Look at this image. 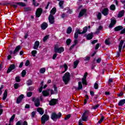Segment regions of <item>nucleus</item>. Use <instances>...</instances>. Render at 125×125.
<instances>
[{
	"label": "nucleus",
	"instance_id": "774afa93",
	"mask_svg": "<svg viewBox=\"0 0 125 125\" xmlns=\"http://www.w3.org/2000/svg\"><path fill=\"white\" fill-rule=\"evenodd\" d=\"M79 125H83V121L79 120Z\"/></svg>",
	"mask_w": 125,
	"mask_h": 125
},
{
	"label": "nucleus",
	"instance_id": "09e8293b",
	"mask_svg": "<svg viewBox=\"0 0 125 125\" xmlns=\"http://www.w3.org/2000/svg\"><path fill=\"white\" fill-rule=\"evenodd\" d=\"M33 94L32 92H27L26 94V95L27 96V97H31V96H32Z\"/></svg>",
	"mask_w": 125,
	"mask_h": 125
},
{
	"label": "nucleus",
	"instance_id": "e433bc0d",
	"mask_svg": "<svg viewBox=\"0 0 125 125\" xmlns=\"http://www.w3.org/2000/svg\"><path fill=\"white\" fill-rule=\"evenodd\" d=\"M17 4L20 5V6H26V4L24 2H17Z\"/></svg>",
	"mask_w": 125,
	"mask_h": 125
},
{
	"label": "nucleus",
	"instance_id": "8fccbe9b",
	"mask_svg": "<svg viewBox=\"0 0 125 125\" xmlns=\"http://www.w3.org/2000/svg\"><path fill=\"white\" fill-rule=\"evenodd\" d=\"M101 13H99L97 15V18L98 19H99V20H100L101 19Z\"/></svg>",
	"mask_w": 125,
	"mask_h": 125
},
{
	"label": "nucleus",
	"instance_id": "cd10ccee",
	"mask_svg": "<svg viewBox=\"0 0 125 125\" xmlns=\"http://www.w3.org/2000/svg\"><path fill=\"white\" fill-rule=\"evenodd\" d=\"M83 89V84L82 83V82H79L78 83V87L77 88V89L80 90Z\"/></svg>",
	"mask_w": 125,
	"mask_h": 125
},
{
	"label": "nucleus",
	"instance_id": "37998d69",
	"mask_svg": "<svg viewBox=\"0 0 125 125\" xmlns=\"http://www.w3.org/2000/svg\"><path fill=\"white\" fill-rule=\"evenodd\" d=\"M49 37V36L48 35L45 36L43 39V42H46V41L47 40V39H48Z\"/></svg>",
	"mask_w": 125,
	"mask_h": 125
},
{
	"label": "nucleus",
	"instance_id": "aec40b11",
	"mask_svg": "<svg viewBox=\"0 0 125 125\" xmlns=\"http://www.w3.org/2000/svg\"><path fill=\"white\" fill-rule=\"evenodd\" d=\"M14 119H15V114H13L12 115V116L11 117V118L10 119V121H9V125H12V123H11L12 122H13V121L14 120ZM5 125H8L7 124H6Z\"/></svg>",
	"mask_w": 125,
	"mask_h": 125
},
{
	"label": "nucleus",
	"instance_id": "f8f14e48",
	"mask_svg": "<svg viewBox=\"0 0 125 125\" xmlns=\"http://www.w3.org/2000/svg\"><path fill=\"white\" fill-rule=\"evenodd\" d=\"M85 12H86V10L85 9H82L79 13L78 17L79 18H81V17H83L84 14H85Z\"/></svg>",
	"mask_w": 125,
	"mask_h": 125
},
{
	"label": "nucleus",
	"instance_id": "5fc2aeb1",
	"mask_svg": "<svg viewBox=\"0 0 125 125\" xmlns=\"http://www.w3.org/2000/svg\"><path fill=\"white\" fill-rule=\"evenodd\" d=\"M25 66H29L30 65V61L29 60H27L25 63Z\"/></svg>",
	"mask_w": 125,
	"mask_h": 125
},
{
	"label": "nucleus",
	"instance_id": "603ef678",
	"mask_svg": "<svg viewBox=\"0 0 125 125\" xmlns=\"http://www.w3.org/2000/svg\"><path fill=\"white\" fill-rule=\"evenodd\" d=\"M94 86L95 89H97L98 88V83H95Z\"/></svg>",
	"mask_w": 125,
	"mask_h": 125
},
{
	"label": "nucleus",
	"instance_id": "6ab92c4d",
	"mask_svg": "<svg viewBox=\"0 0 125 125\" xmlns=\"http://www.w3.org/2000/svg\"><path fill=\"white\" fill-rule=\"evenodd\" d=\"M116 20H112L111 21V23L109 24V27L113 28V27L115 26V24H116Z\"/></svg>",
	"mask_w": 125,
	"mask_h": 125
},
{
	"label": "nucleus",
	"instance_id": "9b49d317",
	"mask_svg": "<svg viewBox=\"0 0 125 125\" xmlns=\"http://www.w3.org/2000/svg\"><path fill=\"white\" fill-rule=\"evenodd\" d=\"M49 23L51 24H54V17L52 15H50L48 17Z\"/></svg>",
	"mask_w": 125,
	"mask_h": 125
},
{
	"label": "nucleus",
	"instance_id": "c85d7f7f",
	"mask_svg": "<svg viewBox=\"0 0 125 125\" xmlns=\"http://www.w3.org/2000/svg\"><path fill=\"white\" fill-rule=\"evenodd\" d=\"M56 12V8H53L50 11V15H54Z\"/></svg>",
	"mask_w": 125,
	"mask_h": 125
},
{
	"label": "nucleus",
	"instance_id": "052dcab7",
	"mask_svg": "<svg viewBox=\"0 0 125 125\" xmlns=\"http://www.w3.org/2000/svg\"><path fill=\"white\" fill-rule=\"evenodd\" d=\"M57 57V54L55 53L53 56V59L54 60Z\"/></svg>",
	"mask_w": 125,
	"mask_h": 125
},
{
	"label": "nucleus",
	"instance_id": "e2e57ef3",
	"mask_svg": "<svg viewBox=\"0 0 125 125\" xmlns=\"http://www.w3.org/2000/svg\"><path fill=\"white\" fill-rule=\"evenodd\" d=\"M54 88L55 93H57V87H56V86H54Z\"/></svg>",
	"mask_w": 125,
	"mask_h": 125
},
{
	"label": "nucleus",
	"instance_id": "c756f323",
	"mask_svg": "<svg viewBox=\"0 0 125 125\" xmlns=\"http://www.w3.org/2000/svg\"><path fill=\"white\" fill-rule=\"evenodd\" d=\"M115 31H121V30H123V26H118L114 28Z\"/></svg>",
	"mask_w": 125,
	"mask_h": 125
},
{
	"label": "nucleus",
	"instance_id": "dca6fc26",
	"mask_svg": "<svg viewBox=\"0 0 125 125\" xmlns=\"http://www.w3.org/2000/svg\"><path fill=\"white\" fill-rule=\"evenodd\" d=\"M23 98H24V95H21L17 99V103L19 104L22 101Z\"/></svg>",
	"mask_w": 125,
	"mask_h": 125
},
{
	"label": "nucleus",
	"instance_id": "13d9d810",
	"mask_svg": "<svg viewBox=\"0 0 125 125\" xmlns=\"http://www.w3.org/2000/svg\"><path fill=\"white\" fill-rule=\"evenodd\" d=\"M89 59H90V57H86L84 58V61H88L89 60Z\"/></svg>",
	"mask_w": 125,
	"mask_h": 125
},
{
	"label": "nucleus",
	"instance_id": "ea45409f",
	"mask_svg": "<svg viewBox=\"0 0 125 125\" xmlns=\"http://www.w3.org/2000/svg\"><path fill=\"white\" fill-rule=\"evenodd\" d=\"M82 83L83 84H85V85H86V79L83 78Z\"/></svg>",
	"mask_w": 125,
	"mask_h": 125
},
{
	"label": "nucleus",
	"instance_id": "a878e982",
	"mask_svg": "<svg viewBox=\"0 0 125 125\" xmlns=\"http://www.w3.org/2000/svg\"><path fill=\"white\" fill-rule=\"evenodd\" d=\"M103 29V27L101 25H100L99 26V28L97 29V31H96V34H99V32H100V31H102Z\"/></svg>",
	"mask_w": 125,
	"mask_h": 125
},
{
	"label": "nucleus",
	"instance_id": "f03ea898",
	"mask_svg": "<svg viewBox=\"0 0 125 125\" xmlns=\"http://www.w3.org/2000/svg\"><path fill=\"white\" fill-rule=\"evenodd\" d=\"M62 116V114L59 112L58 114L55 113H53L51 116V119L53 121H56L58 119H60Z\"/></svg>",
	"mask_w": 125,
	"mask_h": 125
},
{
	"label": "nucleus",
	"instance_id": "f3484780",
	"mask_svg": "<svg viewBox=\"0 0 125 125\" xmlns=\"http://www.w3.org/2000/svg\"><path fill=\"white\" fill-rule=\"evenodd\" d=\"M124 42H125V41H124L123 40H121V41L120 42V43L119 44V51L120 53H121L122 52V48L123 47V44H124Z\"/></svg>",
	"mask_w": 125,
	"mask_h": 125
},
{
	"label": "nucleus",
	"instance_id": "bb28decb",
	"mask_svg": "<svg viewBox=\"0 0 125 125\" xmlns=\"http://www.w3.org/2000/svg\"><path fill=\"white\" fill-rule=\"evenodd\" d=\"M92 38H93V35L92 34V33L89 34L86 36L87 40H91Z\"/></svg>",
	"mask_w": 125,
	"mask_h": 125
},
{
	"label": "nucleus",
	"instance_id": "4468645a",
	"mask_svg": "<svg viewBox=\"0 0 125 125\" xmlns=\"http://www.w3.org/2000/svg\"><path fill=\"white\" fill-rule=\"evenodd\" d=\"M79 34L82 35V33L81 32V30H80V29H78L76 30V32H75L74 34V38L75 39H78V38H79Z\"/></svg>",
	"mask_w": 125,
	"mask_h": 125
},
{
	"label": "nucleus",
	"instance_id": "3c124183",
	"mask_svg": "<svg viewBox=\"0 0 125 125\" xmlns=\"http://www.w3.org/2000/svg\"><path fill=\"white\" fill-rule=\"evenodd\" d=\"M103 121H104V117L102 116L101 118V119L100 120V121L98 122L99 124H101V123H102V122H103Z\"/></svg>",
	"mask_w": 125,
	"mask_h": 125
},
{
	"label": "nucleus",
	"instance_id": "4be33fe9",
	"mask_svg": "<svg viewBox=\"0 0 125 125\" xmlns=\"http://www.w3.org/2000/svg\"><path fill=\"white\" fill-rule=\"evenodd\" d=\"M42 93L43 96H48V95H49V91L44 90L42 92Z\"/></svg>",
	"mask_w": 125,
	"mask_h": 125
},
{
	"label": "nucleus",
	"instance_id": "ddd939ff",
	"mask_svg": "<svg viewBox=\"0 0 125 125\" xmlns=\"http://www.w3.org/2000/svg\"><path fill=\"white\" fill-rule=\"evenodd\" d=\"M102 14L103 15H104V16H107L108 14H109V9L107 8H105L102 12Z\"/></svg>",
	"mask_w": 125,
	"mask_h": 125
},
{
	"label": "nucleus",
	"instance_id": "c03bdc74",
	"mask_svg": "<svg viewBox=\"0 0 125 125\" xmlns=\"http://www.w3.org/2000/svg\"><path fill=\"white\" fill-rule=\"evenodd\" d=\"M71 40L70 39H67L66 40V44L67 45H70V43H71Z\"/></svg>",
	"mask_w": 125,
	"mask_h": 125
},
{
	"label": "nucleus",
	"instance_id": "b1692460",
	"mask_svg": "<svg viewBox=\"0 0 125 125\" xmlns=\"http://www.w3.org/2000/svg\"><path fill=\"white\" fill-rule=\"evenodd\" d=\"M124 14H125V11L122 10V11L119 12V13L118 14V17L119 18H121V17H123V16H124Z\"/></svg>",
	"mask_w": 125,
	"mask_h": 125
},
{
	"label": "nucleus",
	"instance_id": "58836bf2",
	"mask_svg": "<svg viewBox=\"0 0 125 125\" xmlns=\"http://www.w3.org/2000/svg\"><path fill=\"white\" fill-rule=\"evenodd\" d=\"M27 84L28 85H32V84H33V81L31 80V79H29L27 81Z\"/></svg>",
	"mask_w": 125,
	"mask_h": 125
},
{
	"label": "nucleus",
	"instance_id": "9d476101",
	"mask_svg": "<svg viewBox=\"0 0 125 125\" xmlns=\"http://www.w3.org/2000/svg\"><path fill=\"white\" fill-rule=\"evenodd\" d=\"M15 68H16V66H15V64H11L7 71V74H8V73H10V72L12 71V70H14Z\"/></svg>",
	"mask_w": 125,
	"mask_h": 125
},
{
	"label": "nucleus",
	"instance_id": "4d7b16f0",
	"mask_svg": "<svg viewBox=\"0 0 125 125\" xmlns=\"http://www.w3.org/2000/svg\"><path fill=\"white\" fill-rule=\"evenodd\" d=\"M98 107H99V104H96V105H94L93 106V108L94 109H97V108H98Z\"/></svg>",
	"mask_w": 125,
	"mask_h": 125
},
{
	"label": "nucleus",
	"instance_id": "7ed1b4c3",
	"mask_svg": "<svg viewBox=\"0 0 125 125\" xmlns=\"http://www.w3.org/2000/svg\"><path fill=\"white\" fill-rule=\"evenodd\" d=\"M49 119V116L46 114H44L41 118V123L42 125H44L46 122Z\"/></svg>",
	"mask_w": 125,
	"mask_h": 125
},
{
	"label": "nucleus",
	"instance_id": "393cba45",
	"mask_svg": "<svg viewBox=\"0 0 125 125\" xmlns=\"http://www.w3.org/2000/svg\"><path fill=\"white\" fill-rule=\"evenodd\" d=\"M6 97H7V90H5L4 91L2 98L3 100H5V99H6Z\"/></svg>",
	"mask_w": 125,
	"mask_h": 125
},
{
	"label": "nucleus",
	"instance_id": "de8ad7c7",
	"mask_svg": "<svg viewBox=\"0 0 125 125\" xmlns=\"http://www.w3.org/2000/svg\"><path fill=\"white\" fill-rule=\"evenodd\" d=\"M105 43L106 45H109V44H110V41H109V39H106L105 41Z\"/></svg>",
	"mask_w": 125,
	"mask_h": 125
},
{
	"label": "nucleus",
	"instance_id": "4c0bfd02",
	"mask_svg": "<svg viewBox=\"0 0 125 125\" xmlns=\"http://www.w3.org/2000/svg\"><path fill=\"white\" fill-rule=\"evenodd\" d=\"M37 50H33L31 52V54H32V56L35 57H36V54H37Z\"/></svg>",
	"mask_w": 125,
	"mask_h": 125
},
{
	"label": "nucleus",
	"instance_id": "1a4fd4ad",
	"mask_svg": "<svg viewBox=\"0 0 125 125\" xmlns=\"http://www.w3.org/2000/svg\"><path fill=\"white\" fill-rule=\"evenodd\" d=\"M42 9L41 8H39L37 9L36 12V15L37 17H40L41 15H42Z\"/></svg>",
	"mask_w": 125,
	"mask_h": 125
},
{
	"label": "nucleus",
	"instance_id": "49530a36",
	"mask_svg": "<svg viewBox=\"0 0 125 125\" xmlns=\"http://www.w3.org/2000/svg\"><path fill=\"white\" fill-rule=\"evenodd\" d=\"M19 87V84L18 83H16L14 84V88L15 89H17L18 87Z\"/></svg>",
	"mask_w": 125,
	"mask_h": 125
},
{
	"label": "nucleus",
	"instance_id": "412c9836",
	"mask_svg": "<svg viewBox=\"0 0 125 125\" xmlns=\"http://www.w3.org/2000/svg\"><path fill=\"white\" fill-rule=\"evenodd\" d=\"M37 112L40 114V115H43V113H44V111H43V110H42V108L41 107H39L37 109Z\"/></svg>",
	"mask_w": 125,
	"mask_h": 125
},
{
	"label": "nucleus",
	"instance_id": "2f4dec72",
	"mask_svg": "<svg viewBox=\"0 0 125 125\" xmlns=\"http://www.w3.org/2000/svg\"><path fill=\"white\" fill-rule=\"evenodd\" d=\"M63 67L64 68V71H62V74H64V73L66 72L67 70H68V65H67V64H66L65 63L63 64Z\"/></svg>",
	"mask_w": 125,
	"mask_h": 125
},
{
	"label": "nucleus",
	"instance_id": "0e129e2a",
	"mask_svg": "<svg viewBox=\"0 0 125 125\" xmlns=\"http://www.w3.org/2000/svg\"><path fill=\"white\" fill-rule=\"evenodd\" d=\"M21 123H22V121H18L16 125H21Z\"/></svg>",
	"mask_w": 125,
	"mask_h": 125
},
{
	"label": "nucleus",
	"instance_id": "a18cd8bd",
	"mask_svg": "<svg viewBox=\"0 0 125 125\" xmlns=\"http://www.w3.org/2000/svg\"><path fill=\"white\" fill-rule=\"evenodd\" d=\"M21 81V80L20 79V77L19 76H17L16 77V82L19 83V82H20Z\"/></svg>",
	"mask_w": 125,
	"mask_h": 125
},
{
	"label": "nucleus",
	"instance_id": "2eb2a0df",
	"mask_svg": "<svg viewBox=\"0 0 125 125\" xmlns=\"http://www.w3.org/2000/svg\"><path fill=\"white\" fill-rule=\"evenodd\" d=\"M47 27H48V24L45 22H43L41 25V29H42V30H45Z\"/></svg>",
	"mask_w": 125,
	"mask_h": 125
},
{
	"label": "nucleus",
	"instance_id": "423d86ee",
	"mask_svg": "<svg viewBox=\"0 0 125 125\" xmlns=\"http://www.w3.org/2000/svg\"><path fill=\"white\" fill-rule=\"evenodd\" d=\"M21 48V46L20 45H18L16 47L14 52L12 51H9V54L11 55V54H12V53H13L14 55L15 56H16V54H17V52H18V51H19V50H20Z\"/></svg>",
	"mask_w": 125,
	"mask_h": 125
},
{
	"label": "nucleus",
	"instance_id": "c9c22d12",
	"mask_svg": "<svg viewBox=\"0 0 125 125\" xmlns=\"http://www.w3.org/2000/svg\"><path fill=\"white\" fill-rule=\"evenodd\" d=\"M66 33L67 34H71V33H72V27H68V28H67V30L66 31Z\"/></svg>",
	"mask_w": 125,
	"mask_h": 125
},
{
	"label": "nucleus",
	"instance_id": "0eeeda50",
	"mask_svg": "<svg viewBox=\"0 0 125 125\" xmlns=\"http://www.w3.org/2000/svg\"><path fill=\"white\" fill-rule=\"evenodd\" d=\"M32 101L34 102V104L36 106V107H39L40 105V99H36L35 98H32Z\"/></svg>",
	"mask_w": 125,
	"mask_h": 125
},
{
	"label": "nucleus",
	"instance_id": "39448f33",
	"mask_svg": "<svg viewBox=\"0 0 125 125\" xmlns=\"http://www.w3.org/2000/svg\"><path fill=\"white\" fill-rule=\"evenodd\" d=\"M55 52L57 53H62L64 51V48L62 47H58V45H56L54 47Z\"/></svg>",
	"mask_w": 125,
	"mask_h": 125
},
{
	"label": "nucleus",
	"instance_id": "473e14b6",
	"mask_svg": "<svg viewBox=\"0 0 125 125\" xmlns=\"http://www.w3.org/2000/svg\"><path fill=\"white\" fill-rule=\"evenodd\" d=\"M86 32H87V26H85L83 28V30L82 31V32H81V34H85V33H86Z\"/></svg>",
	"mask_w": 125,
	"mask_h": 125
},
{
	"label": "nucleus",
	"instance_id": "a211bd4d",
	"mask_svg": "<svg viewBox=\"0 0 125 125\" xmlns=\"http://www.w3.org/2000/svg\"><path fill=\"white\" fill-rule=\"evenodd\" d=\"M39 46H40V42L36 41L33 46V49L38 50V48H39Z\"/></svg>",
	"mask_w": 125,
	"mask_h": 125
},
{
	"label": "nucleus",
	"instance_id": "864d4df0",
	"mask_svg": "<svg viewBox=\"0 0 125 125\" xmlns=\"http://www.w3.org/2000/svg\"><path fill=\"white\" fill-rule=\"evenodd\" d=\"M71 118V115L70 114L66 115L65 117L64 120H69Z\"/></svg>",
	"mask_w": 125,
	"mask_h": 125
},
{
	"label": "nucleus",
	"instance_id": "79ce46f5",
	"mask_svg": "<svg viewBox=\"0 0 125 125\" xmlns=\"http://www.w3.org/2000/svg\"><path fill=\"white\" fill-rule=\"evenodd\" d=\"M21 76L23 78L26 76V71L25 70H23L21 72Z\"/></svg>",
	"mask_w": 125,
	"mask_h": 125
},
{
	"label": "nucleus",
	"instance_id": "a19ab883",
	"mask_svg": "<svg viewBox=\"0 0 125 125\" xmlns=\"http://www.w3.org/2000/svg\"><path fill=\"white\" fill-rule=\"evenodd\" d=\"M110 7L111 10H115V9H116V6L114 4H112Z\"/></svg>",
	"mask_w": 125,
	"mask_h": 125
},
{
	"label": "nucleus",
	"instance_id": "69168bd1",
	"mask_svg": "<svg viewBox=\"0 0 125 125\" xmlns=\"http://www.w3.org/2000/svg\"><path fill=\"white\" fill-rule=\"evenodd\" d=\"M101 62V58H99L97 60V63H100Z\"/></svg>",
	"mask_w": 125,
	"mask_h": 125
},
{
	"label": "nucleus",
	"instance_id": "72a5a7b5",
	"mask_svg": "<svg viewBox=\"0 0 125 125\" xmlns=\"http://www.w3.org/2000/svg\"><path fill=\"white\" fill-rule=\"evenodd\" d=\"M79 61H76L74 62V69H76V68H77V66H78V65L79 64Z\"/></svg>",
	"mask_w": 125,
	"mask_h": 125
},
{
	"label": "nucleus",
	"instance_id": "6e6d98bb",
	"mask_svg": "<svg viewBox=\"0 0 125 125\" xmlns=\"http://www.w3.org/2000/svg\"><path fill=\"white\" fill-rule=\"evenodd\" d=\"M36 111H33L31 113V116L32 117V118H34V117H35V116L36 115Z\"/></svg>",
	"mask_w": 125,
	"mask_h": 125
},
{
	"label": "nucleus",
	"instance_id": "7c9ffc66",
	"mask_svg": "<svg viewBox=\"0 0 125 125\" xmlns=\"http://www.w3.org/2000/svg\"><path fill=\"white\" fill-rule=\"evenodd\" d=\"M63 4H64V0H60L59 5L61 8H63Z\"/></svg>",
	"mask_w": 125,
	"mask_h": 125
},
{
	"label": "nucleus",
	"instance_id": "338daca9",
	"mask_svg": "<svg viewBox=\"0 0 125 125\" xmlns=\"http://www.w3.org/2000/svg\"><path fill=\"white\" fill-rule=\"evenodd\" d=\"M28 89L30 91L34 90V87H29Z\"/></svg>",
	"mask_w": 125,
	"mask_h": 125
},
{
	"label": "nucleus",
	"instance_id": "bf43d9fd",
	"mask_svg": "<svg viewBox=\"0 0 125 125\" xmlns=\"http://www.w3.org/2000/svg\"><path fill=\"white\" fill-rule=\"evenodd\" d=\"M100 46V43H97L96 45L95 49H98V48H99Z\"/></svg>",
	"mask_w": 125,
	"mask_h": 125
},
{
	"label": "nucleus",
	"instance_id": "f257e3e1",
	"mask_svg": "<svg viewBox=\"0 0 125 125\" xmlns=\"http://www.w3.org/2000/svg\"><path fill=\"white\" fill-rule=\"evenodd\" d=\"M71 75L70 73L67 72H66L64 76L62 77V81L64 82L65 84H67L69 82H70Z\"/></svg>",
	"mask_w": 125,
	"mask_h": 125
},
{
	"label": "nucleus",
	"instance_id": "20e7f679",
	"mask_svg": "<svg viewBox=\"0 0 125 125\" xmlns=\"http://www.w3.org/2000/svg\"><path fill=\"white\" fill-rule=\"evenodd\" d=\"M89 114V111L88 110H86L84 111L82 116V121H83V122H86V121H87V118H88Z\"/></svg>",
	"mask_w": 125,
	"mask_h": 125
},
{
	"label": "nucleus",
	"instance_id": "f704fd0d",
	"mask_svg": "<svg viewBox=\"0 0 125 125\" xmlns=\"http://www.w3.org/2000/svg\"><path fill=\"white\" fill-rule=\"evenodd\" d=\"M45 68L43 67L40 70V73H41V74H43L44 73H45Z\"/></svg>",
	"mask_w": 125,
	"mask_h": 125
},
{
	"label": "nucleus",
	"instance_id": "6e6552de",
	"mask_svg": "<svg viewBox=\"0 0 125 125\" xmlns=\"http://www.w3.org/2000/svg\"><path fill=\"white\" fill-rule=\"evenodd\" d=\"M58 102V101L57 100V99H51L49 102V105H50V106H54V105H56V104H57Z\"/></svg>",
	"mask_w": 125,
	"mask_h": 125
},
{
	"label": "nucleus",
	"instance_id": "680f3d73",
	"mask_svg": "<svg viewBox=\"0 0 125 125\" xmlns=\"http://www.w3.org/2000/svg\"><path fill=\"white\" fill-rule=\"evenodd\" d=\"M98 42V40H94L93 42H92L91 43L92 44H94V43H96V42Z\"/></svg>",
	"mask_w": 125,
	"mask_h": 125
},
{
	"label": "nucleus",
	"instance_id": "5701e85b",
	"mask_svg": "<svg viewBox=\"0 0 125 125\" xmlns=\"http://www.w3.org/2000/svg\"><path fill=\"white\" fill-rule=\"evenodd\" d=\"M125 99L120 100L118 103L119 106H123V105H125Z\"/></svg>",
	"mask_w": 125,
	"mask_h": 125
}]
</instances>
